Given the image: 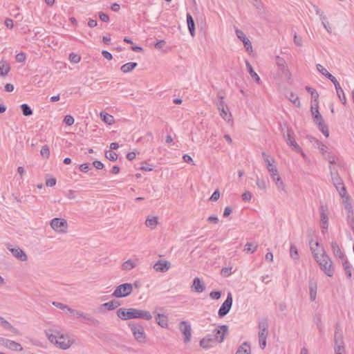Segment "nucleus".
Wrapping results in <instances>:
<instances>
[{"label":"nucleus","mask_w":354,"mask_h":354,"mask_svg":"<svg viewBox=\"0 0 354 354\" xmlns=\"http://www.w3.org/2000/svg\"><path fill=\"white\" fill-rule=\"evenodd\" d=\"M191 288L192 291L201 293L205 290V286L198 277H196L193 280V283Z\"/></svg>","instance_id":"a211bd4d"},{"label":"nucleus","mask_w":354,"mask_h":354,"mask_svg":"<svg viewBox=\"0 0 354 354\" xmlns=\"http://www.w3.org/2000/svg\"><path fill=\"white\" fill-rule=\"evenodd\" d=\"M156 323L162 328H166L168 327V318L164 314L158 313L155 317Z\"/></svg>","instance_id":"b1692460"},{"label":"nucleus","mask_w":354,"mask_h":354,"mask_svg":"<svg viewBox=\"0 0 354 354\" xmlns=\"http://www.w3.org/2000/svg\"><path fill=\"white\" fill-rule=\"evenodd\" d=\"M137 66L138 64L136 62H128L122 65L120 70L122 73H127L132 71Z\"/></svg>","instance_id":"2f4dec72"},{"label":"nucleus","mask_w":354,"mask_h":354,"mask_svg":"<svg viewBox=\"0 0 354 354\" xmlns=\"http://www.w3.org/2000/svg\"><path fill=\"white\" fill-rule=\"evenodd\" d=\"M216 343L215 337H213L212 334H209L200 341V346L207 349L213 347Z\"/></svg>","instance_id":"f3484780"},{"label":"nucleus","mask_w":354,"mask_h":354,"mask_svg":"<svg viewBox=\"0 0 354 354\" xmlns=\"http://www.w3.org/2000/svg\"><path fill=\"white\" fill-rule=\"evenodd\" d=\"M105 156L111 161H115L118 159L117 153L111 150L106 151L105 153Z\"/></svg>","instance_id":"8fccbe9b"},{"label":"nucleus","mask_w":354,"mask_h":354,"mask_svg":"<svg viewBox=\"0 0 354 354\" xmlns=\"http://www.w3.org/2000/svg\"><path fill=\"white\" fill-rule=\"evenodd\" d=\"M315 319V322L317 326V328L319 329V330L321 331L322 329V320H321V317L319 315H316L314 318Z\"/></svg>","instance_id":"69168bd1"},{"label":"nucleus","mask_w":354,"mask_h":354,"mask_svg":"<svg viewBox=\"0 0 354 354\" xmlns=\"http://www.w3.org/2000/svg\"><path fill=\"white\" fill-rule=\"evenodd\" d=\"M310 250L313 257L319 264L320 269L328 276L333 277L334 274L335 269L333 263L330 257L326 254L324 249L321 248L320 256L316 250L313 249V245L310 243Z\"/></svg>","instance_id":"f257e3e1"},{"label":"nucleus","mask_w":354,"mask_h":354,"mask_svg":"<svg viewBox=\"0 0 354 354\" xmlns=\"http://www.w3.org/2000/svg\"><path fill=\"white\" fill-rule=\"evenodd\" d=\"M232 295L231 292H229L227 296V299L222 304L221 306L220 307L218 315L219 317H223L225 316L230 310L232 305Z\"/></svg>","instance_id":"9d476101"},{"label":"nucleus","mask_w":354,"mask_h":354,"mask_svg":"<svg viewBox=\"0 0 354 354\" xmlns=\"http://www.w3.org/2000/svg\"><path fill=\"white\" fill-rule=\"evenodd\" d=\"M294 43L298 46H302V39L301 37L298 36L297 33L294 35Z\"/></svg>","instance_id":"774afa93"},{"label":"nucleus","mask_w":354,"mask_h":354,"mask_svg":"<svg viewBox=\"0 0 354 354\" xmlns=\"http://www.w3.org/2000/svg\"><path fill=\"white\" fill-rule=\"evenodd\" d=\"M218 97L220 100L216 102V106L218 110L222 109V108H225L227 106L225 104V102L223 100L224 97L218 95Z\"/></svg>","instance_id":"680f3d73"},{"label":"nucleus","mask_w":354,"mask_h":354,"mask_svg":"<svg viewBox=\"0 0 354 354\" xmlns=\"http://www.w3.org/2000/svg\"><path fill=\"white\" fill-rule=\"evenodd\" d=\"M187 23L190 35L192 37L195 35V23L192 16L189 13H187Z\"/></svg>","instance_id":"a878e982"},{"label":"nucleus","mask_w":354,"mask_h":354,"mask_svg":"<svg viewBox=\"0 0 354 354\" xmlns=\"http://www.w3.org/2000/svg\"><path fill=\"white\" fill-rule=\"evenodd\" d=\"M344 198V204L345 209L348 211V214H353V210L351 203H350V196L347 194Z\"/></svg>","instance_id":"c03bdc74"},{"label":"nucleus","mask_w":354,"mask_h":354,"mask_svg":"<svg viewBox=\"0 0 354 354\" xmlns=\"http://www.w3.org/2000/svg\"><path fill=\"white\" fill-rule=\"evenodd\" d=\"M309 295L311 301H315L317 297V283L315 279H310L308 281Z\"/></svg>","instance_id":"6ab92c4d"},{"label":"nucleus","mask_w":354,"mask_h":354,"mask_svg":"<svg viewBox=\"0 0 354 354\" xmlns=\"http://www.w3.org/2000/svg\"><path fill=\"white\" fill-rule=\"evenodd\" d=\"M331 249L335 257H339L342 261L346 259L345 254L341 250L338 243L336 241H332L330 243Z\"/></svg>","instance_id":"412c9836"},{"label":"nucleus","mask_w":354,"mask_h":354,"mask_svg":"<svg viewBox=\"0 0 354 354\" xmlns=\"http://www.w3.org/2000/svg\"><path fill=\"white\" fill-rule=\"evenodd\" d=\"M0 326L5 330H7L15 334H19V330L15 328L10 322L6 321L3 317L0 316Z\"/></svg>","instance_id":"4be33fe9"},{"label":"nucleus","mask_w":354,"mask_h":354,"mask_svg":"<svg viewBox=\"0 0 354 354\" xmlns=\"http://www.w3.org/2000/svg\"><path fill=\"white\" fill-rule=\"evenodd\" d=\"M7 248L10 251L12 254L17 259L22 260V250L19 247L12 248V245L7 244Z\"/></svg>","instance_id":"c85d7f7f"},{"label":"nucleus","mask_w":354,"mask_h":354,"mask_svg":"<svg viewBox=\"0 0 354 354\" xmlns=\"http://www.w3.org/2000/svg\"><path fill=\"white\" fill-rule=\"evenodd\" d=\"M319 210V214H320V222L321 221H328V217L327 206L321 205Z\"/></svg>","instance_id":"c9c22d12"},{"label":"nucleus","mask_w":354,"mask_h":354,"mask_svg":"<svg viewBox=\"0 0 354 354\" xmlns=\"http://www.w3.org/2000/svg\"><path fill=\"white\" fill-rule=\"evenodd\" d=\"M339 192V196L344 198L347 195V191L346 187L344 186V183H340L339 185H334Z\"/></svg>","instance_id":"37998d69"},{"label":"nucleus","mask_w":354,"mask_h":354,"mask_svg":"<svg viewBox=\"0 0 354 354\" xmlns=\"http://www.w3.org/2000/svg\"><path fill=\"white\" fill-rule=\"evenodd\" d=\"M316 124H317L319 131H321L322 133L328 138L329 136V131L327 125L324 123V121L322 120V122L320 121Z\"/></svg>","instance_id":"e433bc0d"},{"label":"nucleus","mask_w":354,"mask_h":354,"mask_svg":"<svg viewBox=\"0 0 354 354\" xmlns=\"http://www.w3.org/2000/svg\"><path fill=\"white\" fill-rule=\"evenodd\" d=\"M338 325L336 326V330L334 335L335 346L344 345L342 335L338 332Z\"/></svg>","instance_id":"72a5a7b5"},{"label":"nucleus","mask_w":354,"mask_h":354,"mask_svg":"<svg viewBox=\"0 0 354 354\" xmlns=\"http://www.w3.org/2000/svg\"><path fill=\"white\" fill-rule=\"evenodd\" d=\"M32 114V110L27 104H24V116H29Z\"/></svg>","instance_id":"bf43d9fd"},{"label":"nucleus","mask_w":354,"mask_h":354,"mask_svg":"<svg viewBox=\"0 0 354 354\" xmlns=\"http://www.w3.org/2000/svg\"><path fill=\"white\" fill-rule=\"evenodd\" d=\"M274 162V160L272 158L271 160L270 159H266V163L267 165V169L270 174L272 180L275 183L277 189L279 191L284 190L285 185L281 178L279 176L277 167L272 164Z\"/></svg>","instance_id":"20e7f679"},{"label":"nucleus","mask_w":354,"mask_h":354,"mask_svg":"<svg viewBox=\"0 0 354 354\" xmlns=\"http://www.w3.org/2000/svg\"><path fill=\"white\" fill-rule=\"evenodd\" d=\"M259 343L261 349L266 346V339L268 335V324L267 319H262L259 322Z\"/></svg>","instance_id":"39448f33"},{"label":"nucleus","mask_w":354,"mask_h":354,"mask_svg":"<svg viewBox=\"0 0 354 354\" xmlns=\"http://www.w3.org/2000/svg\"><path fill=\"white\" fill-rule=\"evenodd\" d=\"M283 138H285L286 143L290 146L292 150L299 152L303 156H305L301 148L297 144L295 140V133L291 128H287L286 133L283 132Z\"/></svg>","instance_id":"0eeeda50"},{"label":"nucleus","mask_w":354,"mask_h":354,"mask_svg":"<svg viewBox=\"0 0 354 354\" xmlns=\"http://www.w3.org/2000/svg\"><path fill=\"white\" fill-rule=\"evenodd\" d=\"M287 97L295 106L300 107L301 103L299 97L297 94L290 92V94L287 95Z\"/></svg>","instance_id":"f704fd0d"},{"label":"nucleus","mask_w":354,"mask_h":354,"mask_svg":"<svg viewBox=\"0 0 354 354\" xmlns=\"http://www.w3.org/2000/svg\"><path fill=\"white\" fill-rule=\"evenodd\" d=\"M220 112V115L227 122H230L231 120L232 115L229 112L228 107L226 106L225 108H222V109L218 110Z\"/></svg>","instance_id":"ea45409f"},{"label":"nucleus","mask_w":354,"mask_h":354,"mask_svg":"<svg viewBox=\"0 0 354 354\" xmlns=\"http://www.w3.org/2000/svg\"><path fill=\"white\" fill-rule=\"evenodd\" d=\"M311 112L312 115H313L314 121L315 123L322 122L323 120L322 116L319 112L318 106H317L316 108H314L313 106L311 107Z\"/></svg>","instance_id":"4c0bfd02"},{"label":"nucleus","mask_w":354,"mask_h":354,"mask_svg":"<svg viewBox=\"0 0 354 354\" xmlns=\"http://www.w3.org/2000/svg\"><path fill=\"white\" fill-rule=\"evenodd\" d=\"M68 59L71 62L77 64L80 62L81 57L79 55L72 53L69 55Z\"/></svg>","instance_id":"3c124183"},{"label":"nucleus","mask_w":354,"mask_h":354,"mask_svg":"<svg viewBox=\"0 0 354 354\" xmlns=\"http://www.w3.org/2000/svg\"><path fill=\"white\" fill-rule=\"evenodd\" d=\"M276 65L282 74L286 75L288 73V66L285 59L279 56L275 57Z\"/></svg>","instance_id":"aec40b11"},{"label":"nucleus","mask_w":354,"mask_h":354,"mask_svg":"<svg viewBox=\"0 0 354 354\" xmlns=\"http://www.w3.org/2000/svg\"><path fill=\"white\" fill-rule=\"evenodd\" d=\"M158 224V218L156 216L148 217L145 221V225L151 229H154Z\"/></svg>","instance_id":"58836bf2"},{"label":"nucleus","mask_w":354,"mask_h":354,"mask_svg":"<svg viewBox=\"0 0 354 354\" xmlns=\"http://www.w3.org/2000/svg\"><path fill=\"white\" fill-rule=\"evenodd\" d=\"M290 255L293 260H295V261L299 260V255L298 250L295 245H290Z\"/></svg>","instance_id":"49530a36"},{"label":"nucleus","mask_w":354,"mask_h":354,"mask_svg":"<svg viewBox=\"0 0 354 354\" xmlns=\"http://www.w3.org/2000/svg\"><path fill=\"white\" fill-rule=\"evenodd\" d=\"M74 121V118L70 115H66L64 119V122L68 126L73 124Z\"/></svg>","instance_id":"052dcab7"},{"label":"nucleus","mask_w":354,"mask_h":354,"mask_svg":"<svg viewBox=\"0 0 354 354\" xmlns=\"http://www.w3.org/2000/svg\"><path fill=\"white\" fill-rule=\"evenodd\" d=\"M335 354H345L344 345L335 346Z\"/></svg>","instance_id":"0e129e2a"},{"label":"nucleus","mask_w":354,"mask_h":354,"mask_svg":"<svg viewBox=\"0 0 354 354\" xmlns=\"http://www.w3.org/2000/svg\"><path fill=\"white\" fill-rule=\"evenodd\" d=\"M256 184L257 187L261 189H265L267 187L266 182L263 179L257 178Z\"/></svg>","instance_id":"5fc2aeb1"},{"label":"nucleus","mask_w":354,"mask_h":354,"mask_svg":"<svg viewBox=\"0 0 354 354\" xmlns=\"http://www.w3.org/2000/svg\"><path fill=\"white\" fill-rule=\"evenodd\" d=\"M50 227L58 234H66L68 225L67 221L63 218H54L50 222Z\"/></svg>","instance_id":"6e6552de"},{"label":"nucleus","mask_w":354,"mask_h":354,"mask_svg":"<svg viewBox=\"0 0 354 354\" xmlns=\"http://www.w3.org/2000/svg\"><path fill=\"white\" fill-rule=\"evenodd\" d=\"M235 32H236V37L243 43L245 50L247 51L252 50V44H251L250 39L246 37L245 33L242 30H241L238 28L235 29Z\"/></svg>","instance_id":"2eb2a0df"},{"label":"nucleus","mask_w":354,"mask_h":354,"mask_svg":"<svg viewBox=\"0 0 354 354\" xmlns=\"http://www.w3.org/2000/svg\"><path fill=\"white\" fill-rule=\"evenodd\" d=\"M10 71V66L7 64L6 62L1 61L0 62V75L6 76L8 72Z\"/></svg>","instance_id":"a19ab883"},{"label":"nucleus","mask_w":354,"mask_h":354,"mask_svg":"<svg viewBox=\"0 0 354 354\" xmlns=\"http://www.w3.org/2000/svg\"><path fill=\"white\" fill-rule=\"evenodd\" d=\"M128 326L131 328L132 334L136 341L139 342H145L146 334L144 327L141 324L130 322L128 323Z\"/></svg>","instance_id":"423d86ee"},{"label":"nucleus","mask_w":354,"mask_h":354,"mask_svg":"<svg viewBox=\"0 0 354 354\" xmlns=\"http://www.w3.org/2000/svg\"><path fill=\"white\" fill-rule=\"evenodd\" d=\"M245 65L246 68L248 69V73H250L251 77L255 80V82L257 84L261 83V79L259 76L257 75V73L254 71L252 66L250 64V62L248 60H245Z\"/></svg>","instance_id":"393cba45"},{"label":"nucleus","mask_w":354,"mask_h":354,"mask_svg":"<svg viewBox=\"0 0 354 354\" xmlns=\"http://www.w3.org/2000/svg\"><path fill=\"white\" fill-rule=\"evenodd\" d=\"M236 354H251V349L250 344L245 342L239 348Z\"/></svg>","instance_id":"cd10ccee"},{"label":"nucleus","mask_w":354,"mask_h":354,"mask_svg":"<svg viewBox=\"0 0 354 354\" xmlns=\"http://www.w3.org/2000/svg\"><path fill=\"white\" fill-rule=\"evenodd\" d=\"M52 304L54 306H55L61 310H67L68 311V308H71L68 306L62 303L58 302V301H53Z\"/></svg>","instance_id":"4d7b16f0"},{"label":"nucleus","mask_w":354,"mask_h":354,"mask_svg":"<svg viewBox=\"0 0 354 354\" xmlns=\"http://www.w3.org/2000/svg\"><path fill=\"white\" fill-rule=\"evenodd\" d=\"M324 158L328 161L330 166H332L333 164H336L338 160V158L331 152L327 153L324 156Z\"/></svg>","instance_id":"a18cd8bd"},{"label":"nucleus","mask_w":354,"mask_h":354,"mask_svg":"<svg viewBox=\"0 0 354 354\" xmlns=\"http://www.w3.org/2000/svg\"><path fill=\"white\" fill-rule=\"evenodd\" d=\"M48 339L58 348L66 350L73 344L68 337L62 334L59 330L54 328H49L44 331Z\"/></svg>","instance_id":"7ed1b4c3"},{"label":"nucleus","mask_w":354,"mask_h":354,"mask_svg":"<svg viewBox=\"0 0 354 354\" xmlns=\"http://www.w3.org/2000/svg\"><path fill=\"white\" fill-rule=\"evenodd\" d=\"M228 330V327L226 325H221L213 331V337H215V341L221 343L224 340L225 335Z\"/></svg>","instance_id":"ddd939ff"},{"label":"nucleus","mask_w":354,"mask_h":354,"mask_svg":"<svg viewBox=\"0 0 354 354\" xmlns=\"http://www.w3.org/2000/svg\"><path fill=\"white\" fill-rule=\"evenodd\" d=\"M308 138L311 142H314V146L317 147V149H320V147L324 145V144L318 140L317 139L313 138V136H308Z\"/></svg>","instance_id":"6e6d98bb"},{"label":"nucleus","mask_w":354,"mask_h":354,"mask_svg":"<svg viewBox=\"0 0 354 354\" xmlns=\"http://www.w3.org/2000/svg\"><path fill=\"white\" fill-rule=\"evenodd\" d=\"M221 274L224 277H227L232 274V267L223 268Z\"/></svg>","instance_id":"13d9d810"},{"label":"nucleus","mask_w":354,"mask_h":354,"mask_svg":"<svg viewBox=\"0 0 354 354\" xmlns=\"http://www.w3.org/2000/svg\"><path fill=\"white\" fill-rule=\"evenodd\" d=\"M179 329L184 335V342L188 343L192 337V328L187 321H182L179 324Z\"/></svg>","instance_id":"9b49d317"},{"label":"nucleus","mask_w":354,"mask_h":354,"mask_svg":"<svg viewBox=\"0 0 354 354\" xmlns=\"http://www.w3.org/2000/svg\"><path fill=\"white\" fill-rule=\"evenodd\" d=\"M257 249V245H254L252 243H247L245 245L244 250L248 253H254Z\"/></svg>","instance_id":"09e8293b"},{"label":"nucleus","mask_w":354,"mask_h":354,"mask_svg":"<svg viewBox=\"0 0 354 354\" xmlns=\"http://www.w3.org/2000/svg\"><path fill=\"white\" fill-rule=\"evenodd\" d=\"M116 315L122 320L142 319L148 321L152 319V315L149 311L134 308H120L117 310Z\"/></svg>","instance_id":"f03ea898"},{"label":"nucleus","mask_w":354,"mask_h":354,"mask_svg":"<svg viewBox=\"0 0 354 354\" xmlns=\"http://www.w3.org/2000/svg\"><path fill=\"white\" fill-rule=\"evenodd\" d=\"M342 266L345 274L348 279H351L352 278V267L350 265L347 259L342 261Z\"/></svg>","instance_id":"c756f323"},{"label":"nucleus","mask_w":354,"mask_h":354,"mask_svg":"<svg viewBox=\"0 0 354 354\" xmlns=\"http://www.w3.org/2000/svg\"><path fill=\"white\" fill-rule=\"evenodd\" d=\"M100 117L102 121L108 124H111L114 122L113 117L107 113L101 112Z\"/></svg>","instance_id":"79ce46f5"},{"label":"nucleus","mask_w":354,"mask_h":354,"mask_svg":"<svg viewBox=\"0 0 354 354\" xmlns=\"http://www.w3.org/2000/svg\"><path fill=\"white\" fill-rule=\"evenodd\" d=\"M171 263L165 259L158 260L153 266L156 272H166L171 268Z\"/></svg>","instance_id":"4468645a"},{"label":"nucleus","mask_w":354,"mask_h":354,"mask_svg":"<svg viewBox=\"0 0 354 354\" xmlns=\"http://www.w3.org/2000/svg\"><path fill=\"white\" fill-rule=\"evenodd\" d=\"M41 155L46 158H48L50 156V149L47 145H44L42 147L40 151Z\"/></svg>","instance_id":"864d4df0"},{"label":"nucleus","mask_w":354,"mask_h":354,"mask_svg":"<svg viewBox=\"0 0 354 354\" xmlns=\"http://www.w3.org/2000/svg\"><path fill=\"white\" fill-rule=\"evenodd\" d=\"M132 292L133 285L131 283H122L115 288L112 296L116 298L125 297L130 295Z\"/></svg>","instance_id":"1a4fd4ad"},{"label":"nucleus","mask_w":354,"mask_h":354,"mask_svg":"<svg viewBox=\"0 0 354 354\" xmlns=\"http://www.w3.org/2000/svg\"><path fill=\"white\" fill-rule=\"evenodd\" d=\"M221 292L220 291H212L209 293V297L212 299L218 300L221 298Z\"/></svg>","instance_id":"e2e57ef3"},{"label":"nucleus","mask_w":354,"mask_h":354,"mask_svg":"<svg viewBox=\"0 0 354 354\" xmlns=\"http://www.w3.org/2000/svg\"><path fill=\"white\" fill-rule=\"evenodd\" d=\"M68 312L75 318L83 317L84 314V313L82 311L77 310L71 308H68Z\"/></svg>","instance_id":"603ef678"},{"label":"nucleus","mask_w":354,"mask_h":354,"mask_svg":"<svg viewBox=\"0 0 354 354\" xmlns=\"http://www.w3.org/2000/svg\"><path fill=\"white\" fill-rule=\"evenodd\" d=\"M220 197V192L218 189H216V191H214V192L212 194L209 200L212 201H216L218 200Z\"/></svg>","instance_id":"338daca9"},{"label":"nucleus","mask_w":354,"mask_h":354,"mask_svg":"<svg viewBox=\"0 0 354 354\" xmlns=\"http://www.w3.org/2000/svg\"><path fill=\"white\" fill-rule=\"evenodd\" d=\"M335 90H336V92H337V95L339 100L341 101V102L343 104H346V98L343 89L342 88V87L340 86L339 84L338 89L335 88Z\"/></svg>","instance_id":"de8ad7c7"},{"label":"nucleus","mask_w":354,"mask_h":354,"mask_svg":"<svg viewBox=\"0 0 354 354\" xmlns=\"http://www.w3.org/2000/svg\"><path fill=\"white\" fill-rule=\"evenodd\" d=\"M138 259H129L124 261L122 265V270L129 271L137 266Z\"/></svg>","instance_id":"bb28decb"},{"label":"nucleus","mask_w":354,"mask_h":354,"mask_svg":"<svg viewBox=\"0 0 354 354\" xmlns=\"http://www.w3.org/2000/svg\"><path fill=\"white\" fill-rule=\"evenodd\" d=\"M330 174L331 177V181L333 185H339L340 183H342L343 180L342 178L339 176L337 171L332 166H329Z\"/></svg>","instance_id":"5701e85b"},{"label":"nucleus","mask_w":354,"mask_h":354,"mask_svg":"<svg viewBox=\"0 0 354 354\" xmlns=\"http://www.w3.org/2000/svg\"><path fill=\"white\" fill-rule=\"evenodd\" d=\"M82 318H84L86 321V323L88 324L93 325L94 326H98L100 325V322L89 314L84 313Z\"/></svg>","instance_id":"473e14b6"},{"label":"nucleus","mask_w":354,"mask_h":354,"mask_svg":"<svg viewBox=\"0 0 354 354\" xmlns=\"http://www.w3.org/2000/svg\"><path fill=\"white\" fill-rule=\"evenodd\" d=\"M121 305L120 302L116 300H111L109 302L104 303L102 305L104 308H105L108 310H113L116 309L118 306Z\"/></svg>","instance_id":"7c9ffc66"},{"label":"nucleus","mask_w":354,"mask_h":354,"mask_svg":"<svg viewBox=\"0 0 354 354\" xmlns=\"http://www.w3.org/2000/svg\"><path fill=\"white\" fill-rule=\"evenodd\" d=\"M317 69L319 73H321L323 75H324L326 77L329 79L334 84L335 88H339V82L336 80V78L330 74L324 67H323L321 64H318L316 66Z\"/></svg>","instance_id":"dca6fc26"},{"label":"nucleus","mask_w":354,"mask_h":354,"mask_svg":"<svg viewBox=\"0 0 354 354\" xmlns=\"http://www.w3.org/2000/svg\"><path fill=\"white\" fill-rule=\"evenodd\" d=\"M0 346H4L11 351H21V345L15 341L0 337Z\"/></svg>","instance_id":"f8f14e48"}]
</instances>
